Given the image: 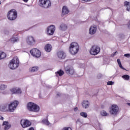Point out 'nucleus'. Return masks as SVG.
Segmentation results:
<instances>
[{"label":"nucleus","instance_id":"obj_1","mask_svg":"<svg viewBox=\"0 0 130 130\" xmlns=\"http://www.w3.org/2000/svg\"><path fill=\"white\" fill-rule=\"evenodd\" d=\"M18 105H19L18 101H14L9 105L7 104H2L0 105V111L2 112H14Z\"/></svg>","mask_w":130,"mask_h":130},{"label":"nucleus","instance_id":"obj_2","mask_svg":"<svg viewBox=\"0 0 130 130\" xmlns=\"http://www.w3.org/2000/svg\"><path fill=\"white\" fill-rule=\"evenodd\" d=\"M79 44L76 42L72 43L69 47V51L73 55L77 54L79 52Z\"/></svg>","mask_w":130,"mask_h":130},{"label":"nucleus","instance_id":"obj_3","mask_svg":"<svg viewBox=\"0 0 130 130\" xmlns=\"http://www.w3.org/2000/svg\"><path fill=\"white\" fill-rule=\"evenodd\" d=\"M27 108L29 111H32V112H38L40 110L39 106L32 102H29L27 104Z\"/></svg>","mask_w":130,"mask_h":130},{"label":"nucleus","instance_id":"obj_4","mask_svg":"<svg viewBox=\"0 0 130 130\" xmlns=\"http://www.w3.org/2000/svg\"><path fill=\"white\" fill-rule=\"evenodd\" d=\"M18 17V12L15 9H12L7 14V18L10 21H14Z\"/></svg>","mask_w":130,"mask_h":130},{"label":"nucleus","instance_id":"obj_5","mask_svg":"<svg viewBox=\"0 0 130 130\" xmlns=\"http://www.w3.org/2000/svg\"><path fill=\"white\" fill-rule=\"evenodd\" d=\"M16 61V62H15ZM20 64V61L19 60V58H16V60L15 59H12L9 64V67L11 70H15L17 69L19 67Z\"/></svg>","mask_w":130,"mask_h":130},{"label":"nucleus","instance_id":"obj_6","mask_svg":"<svg viewBox=\"0 0 130 130\" xmlns=\"http://www.w3.org/2000/svg\"><path fill=\"white\" fill-rule=\"evenodd\" d=\"M39 4L41 7L45 8V9H47L51 6L50 0H39Z\"/></svg>","mask_w":130,"mask_h":130},{"label":"nucleus","instance_id":"obj_7","mask_svg":"<svg viewBox=\"0 0 130 130\" xmlns=\"http://www.w3.org/2000/svg\"><path fill=\"white\" fill-rule=\"evenodd\" d=\"M89 52L91 55H97L100 52V47L98 46H92Z\"/></svg>","mask_w":130,"mask_h":130},{"label":"nucleus","instance_id":"obj_8","mask_svg":"<svg viewBox=\"0 0 130 130\" xmlns=\"http://www.w3.org/2000/svg\"><path fill=\"white\" fill-rule=\"evenodd\" d=\"M30 53L34 57L38 58L41 56V52L38 49H32L30 50Z\"/></svg>","mask_w":130,"mask_h":130},{"label":"nucleus","instance_id":"obj_9","mask_svg":"<svg viewBox=\"0 0 130 130\" xmlns=\"http://www.w3.org/2000/svg\"><path fill=\"white\" fill-rule=\"evenodd\" d=\"M20 124L21 126L23 127V128H25L26 127H29V126H30L32 123L28 120L22 119L20 121Z\"/></svg>","mask_w":130,"mask_h":130},{"label":"nucleus","instance_id":"obj_10","mask_svg":"<svg viewBox=\"0 0 130 130\" xmlns=\"http://www.w3.org/2000/svg\"><path fill=\"white\" fill-rule=\"evenodd\" d=\"M119 110V108L117 105H112L111 108L110 110V113L111 114H117V113H118Z\"/></svg>","mask_w":130,"mask_h":130},{"label":"nucleus","instance_id":"obj_11","mask_svg":"<svg viewBox=\"0 0 130 130\" xmlns=\"http://www.w3.org/2000/svg\"><path fill=\"white\" fill-rule=\"evenodd\" d=\"M65 72L66 74L68 75H74L75 74V70L74 68L71 66H68L64 68Z\"/></svg>","mask_w":130,"mask_h":130},{"label":"nucleus","instance_id":"obj_12","mask_svg":"<svg viewBox=\"0 0 130 130\" xmlns=\"http://www.w3.org/2000/svg\"><path fill=\"white\" fill-rule=\"evenodd\" d=\"M54 31H55V26L54 25H52L47 27V32L49 36L53 35Z\"/></svg>","mask_w":130,"mask_h":130},{"label":"nucleus","instance_id":"obj_13","mask_svg":"<svg viewBox=\"0 0 130 130\" xmlns=\"http://www.w3.org/2000/svg\"><path fill=\"white\" fill-rule=\"evenodd\" d=\"M26 43L28 45H34L35 44V39L32 36H28L26 39Z\"/></svg>","mask_w":130,"mask_h":130},{"label":"nucleus","instance_id":"obj_14","mask_svg":"<svg viewBox=\"0 0 130 130\" xmlns=\"http://www.w3.org/2000/svg\"><path fill=\"white\" fill-rule=\"evenodd\" d=\"M57 55L59 58H61V59H64L66 58V53L62 51H58L57 53Z\"/></svg>","mask_w":130,"mask_h":130},{"label":"nucleus","instance_id":"obj_15","mask_svg":"<svg viewBox=\"0 0 130 130\" xmlns=\"http://www.w3.org/2000/svg\"><path fill=\"white\" fill-rule=\"evenodd\" d=\"M2 125L4 126V130H9L10 129V128H11V126H12L11 124H10V123L8 121H4Z\"/></svg>","mask_w":130,"mask_h":130},{"label":"nucleus","instance_id":"obj_16","mask_svg":"<svg viewBox=\"0 0 130 130\" xmlns=\"http://www.w3.org/2000/svg\"><path fill=\"white\" fill-rule=\"evenodd\" d=\"M10 91L12 94H21L22 91L20 88H13L10 89Z\"/></svg>","mask_w":130,"mask_h":130},{"label":"nucleus","instance_id":"obj_17","mask_svg":"<svg viewBox=\"0 0 130 130\" xmlns=\"http://www.w3.org/2000/svg\"><path fill=\"white\" fill-rule=\"evenodd\" d=\"M96 31H97V26L94 25L90 27L89 29V34L93 35L96 33Z\"/></svg>","mask_w":130,"mask_h":130},{"label":"nucleus","instance_id":"obj_18","mask_svg":"<svg viewBox=\"0 0 130 130\" xmlns=\"http://www.w3.org/2000/svg\"><path fill=\"white\" fill-rule=\"evenodd\" d=\"M70 13V11L67 6H63L62 9V14L61 16L63 17V16L67 15Z\"/></svg>","mask_w":130,"mask_h":130},{"label":"nucleus","instance_id":"obj_19","mask_svg":"<svg viewBox=\"0 0 130 130\" xmlns=\"http://www.w3.org/2000/svg\"><path fill=\"white\" fill-rule=\"evenodd\" d=\"M45 50L46 52H50L52 50V46L50 44H47L45 46Z\"/></svg>","mask_w":130,"mask_h":130},{"label":"nucleus","instance_id":"obj_20","mask_svg":"<svg viewBox=\"0 0 130 130\" xmlns=\"http://www.w3.org/2000/svg\"><path fill=\"white\" fill-rule=\"evenodd\" d=\"M56 77H61L64 75V72L61 69L55 72Z\"/></svg>","mask_w":130,"mask_h":130},{"label":"nucleus","instance_id":"obj_21","mask_svg":"<svg viewBox=\"0 0 130 130\" xmlns=\"http://www.w3.org/2000/svg\"><path fill=\"white\" fill-rule=\"evenodd\" d=\"M82 105L83 108H88L89 107V105H90V103L88 101H84Z\"/></svg>","mask_w":130,"mask_h":130},{"label":"nucleus","instance_id":"obj_22","mask_svg":"<svg viewBox=\"0 0 130 130\" xmlns=\"http://www.w3.org/2000/svg\"><path fill=\"white\" fill-rule=\"evenodd\" d=\"M124 6L126 7V11L129 12L130 11V3L127 1H125L124 2Z\"/></svg>","mask_w":130,"mask_h":130},{"label":"nucleus","instance_id":"obj_23","mask_svg":"<svg viewBox=\"0 0 130 130\" xmlns=\"http://www.w3.org/2000/svg\"><path fill=\"white\" fill-rule=\"evenodd\" d=\"M60 29L61 31H66L68 29V26L64 23H62L60 26Z\"/></svg>","mask_w":130,"mask_h":130},{"label":"nucleus","instance_id":"obj_24","mask_svg":"<svg viewBox=\"0 0 130 130\" xmlns=\"http://www.w3.org/2000/svg\"><path fill=\"white\" fill-rule=\"evenodd\" d=\"M38 70H39V67H34L29 69L30 73H34L35 72H37Z\"/></svg>","mask_w":130,"mask_h":130},{"label":"nucleus","instance_id":"obj_25","mask_svg":"<svg viewBox=\"0 0 130 130\" xmlns=\"http://www.w3.org/2000/svg\"><path fill=\"white\" fill-rule=\"evenodd\" d=\"M10 41L12 43H15V42H18V41H19V38L13 37L10 39Z\"/></svg>","mask_w":130,"mask_h":130},{"label":"nucleus","instance_id":"obj_26","mask_svg":"<svg viewBox=\"0 0 130 130\" xmlns=\"http://www.w3.org/2000/svg\"><path fill=\"white\" fill-rule=\"evenodd\" d=\"M117 62H118V64L119 68H120V69H122V70H125V69H124V68H123V67H122V65L121 64V62L120 61V59H117Z\"/></svg>","mask_w":130,"mask_h":130},{"label":"nucleus","instance_id":"obj_27","mask_svg":"<svg viewBox=\"0 0 130 130\" xmlns=\"http://www.w3.org/2000/svg\"><path fill=\"white\" fill-rule=\"evenodd\" d=\"M122 78L125 81H128V80H129V75L126 74L122 76Z\"/></svg>","mask_w":130,"mask_h":130},{"label":"nucleus","instance_id":"obj_28","mask_svg":"<svg viewBox=\"0 0 130 130\" xmlns=\"http://www.w3.org/2000/svg\"><path fill=\"white\" fill-rule=\"evenodd\" d=\"M7 56V54L5 52H1V59H4Z\"/></svg>","mask_w":130,"mask_h":130},{"label":"nucleus","instance_id":"obj_29","mask_svg":"<svg viewBox=\"0 0 130 130\" xmlns=\"http://www.w3.org/2000/svg\"><path fill=\"white\" fill-rule=\"evenodd\" d=\"M7 88V85L2 84L0 85V90H5Z\"/></svg>","mask_w":130,"mask_h":130},{"label":"nucleus","instance_id":"obj_30","mask_svg":"<svg viewBox=\"0 0 130 130\" xmlns=\"http://www.w3.org/2000/svg\"><path fill=\"white\" fill-rule=\"evenodd\" d=\"M43 123L46 124L47 125H49V121H48V119H44L43 120Z\"/></svg>","mask_w":130,"mask_h":130},{"label":"nucleus","instance_id":"obj_31","mask_svg":"<svg viewBox=\"0 0 130 130\" xmlns=\"http://www.w3.org/2000/svg\"><path fill=\"white\" fill-rule=\"evenodd\" d=\"M113 84H114V82H113V81H108L107 82V85L108 86H111V85H113Z\"/></svg>","mask_w":130,"mask_h":130},{"label":"nucleus","instance_id":"obj_32","mask_svg":"<svg viewBox=\"0 0 130 130\" xmlns=\"http://www.w3.org/2000/svg\"><path fill=\"white\" fill-rule=\"evenodd\" d=\"M102 77H103V75L101 74H98V76H97L98 78H99V79H101V78H102Z\"/></svg>","mask_w":130,"mask_h":130},{"label":"nucleus","instance_id":"obj_33","mask_svg":"<svg viewBox=\"0 0 130 130\" xmlns=\"http://www.w3.org/2000/svg\"><path fill=\"white\" fill-rule=\"evenodd\" d=\"M62 130H72L71 127H64Z\"/></svg>","mask_w":130,"mask_h":130},{"label":"nucleus","instance_id":"obj_34","mask_svg":"<svg viewBox=\"0 0 130 130\" xmlns=\"http://www.w3.org/2000/svg\"><path fill=\"white\" fill-rule=\"evenodd\" d=\"M101 114H107L106 111L103 110L101 112Z\"/></svg>","mask_w":130,"mask_h":130},{"label":"nucleus","instance_id":"obj_35","mask_svg":"<svg viewBox=\"0 0 130 130\" xmlns=\"http://www.w3.org/2000/svg\"><path fill=\"white\" fill-rule=\"evenodd\" d=\"M80 115L82 116V117H84V118H86V117L87 116V114H81Z\"/></svg>","mask_w":130,"mask_h":130},{"label":"nucleus","instance_id":"obj_36","mask_svg":"<svg viewBox=\"0 0 130 130\" xmlns=\"http://www.w3.org/2000/svg\"><path fill=\"white\" fill-rule=\"evenodd\" d=\"M124 56L125 57H130V54H125L124 55Z\"/></svg>","mask_w":130,"mask_h":130},{"label":"nucleus","instance_id":"obj_37","mask_svg":"<svg viewBox=\"0 0 130 130\" xmlns=\"http://www.w3.org/2000/svg\"><path fill=\"white\" fill-rule=\"evenodd\" d=\"M117 53H118L117 51L115 52L113 54V57L115 56L117 54Z\"/></svg>","mask_w":130,"mask_h":130},{"label":"nucleus","instance_id":"obj_38","mask_svg":"<svg viewBox=\"0 0 130 130\" xmlns=\"http://www.w3.org/2000/svg\"><path fill=\"white\" fill-rule=\"evenodd\" d=\"M57 96L58 97H60V96H61V93H59V92H58V93H57Z\"/></svg>","mask_w":130,"mask_h":130},{"label":"nucleus","instance_id":"obj_39","mask_svg":"<svg viewBox=\"0 0 130 130\" xmlns=\"http://www.w3.org/2000/svg\"><path fill=\"white\" fill-rule=\"evenodd\" d=\"M128 29H130V20H129V21L128 22Z\"/></svg>","mask_w":130,"mask_h":130},{"label":"nucleus","instance_id":"obj_40","mask_svg":"<svg viewBox=\"0 0 130 130\" xmlns=\"http://www.w3.org/2000/svg\"><path fill=\"white\" fill-rule=\"evenodd\" d=\"M74 111H78V107H76L74 109Z\"/></svg>","mask_w":130,"mask_h":130},{"label":"nucleus","instance_id":"obj_41","mask_svg":"<svg viewBox=\"0 0 130 130\" xmlns=\"http://www.w3.org/2000/svg\"><path fill=\"white\" fill-rule=\"evenodd\" d=\"M28 130H34V127H31L28 129Z\"/></svg>","mask_w":130,"mask_h":130},{"label":"nucleus","instance_id":"obj_42","mask_svg":"<svg viewBox=\"0 0 130 130\" xmlns=\"http://www.w3.org/2000/svg\"><path fill=\"white\" fill-rule=\"evenodd\" d=\"M4 33H5V34H9V31L6 30V31H4Z\"/></svg>","mask_w":130,"mask_h":130},{"label":"nucleus","instance_id":"obj_43","mask_svg":"<svg viewBox=\"0 0 130 130\" xmlns=\"http://www.w3.org/2000/svg\"><path fill=\"white\" fill-rule=\"evenodd\" d=\"M0 119L4 120V117L0 116Z\"/></svg>","mask_w":130,"mask_h":130},{"label":"nucleus","instance_id":"obj_44","mask_svg":"<svg viewBox=\"0 0 130 130\" xmlns=\"http://www.w3.org/2000/svg\"><path fill=\"white\" fill-rule=\"evenodd\" d=\"M101 115H102V116H107V115H107V114H102Z\"/></svg>","mask_w":130,"mask_h":130},{"label":"nucleus","instance_id":"obj_45","mask_svg":"<svg viewBox=\"0 0 130 130\" xmlns=\"http://www.w3.org/2000/svg\"><path fill=\"white\" fill-rule=\"evenodd\" d=\"M23 2H24V3H28V1L29 0H22Z\"/></svg>","mask_w":130,"mask_h":130},{"label":"nucleus","instance_id":"obj_46","mask_svg":"<svg viewBox=\"0 0 130 130\" xmlns=\"http://www.w3.org/2000/svg\"><path fill=\"white\" fill-rule=\"evenodd\" d=\"M83 1V2H90V1L91 0H82Z\"/></svg>","mask_w":130,"mask_h":130},{"label":"nucleus","instance_id":"obj_47","mask_svg":"<svg viewBox=\"0 0 130 130\" xmlns=\"http://www.w3.org/2000/svg\"><path fill=\"white\" fill-rule=\"evenodd\" d=\"M76 122L77 123H78V122H80V119H77Z\"/></svg>","mask_w":130,"mask_h":130},{"label":"nucleus","instance_id":"obj_48","mask_svg":"<svg viewBox=\"0 0 130 130\" xmlns=\"http://www.w3.org/2000/svg\"><path fill=\"white\" fill-rule=\"evenodd\" d=\"M80 114H87V113H84V112H81V113H80Z\"/></svg>","mask_w":130,"mask_h":130},{"label":"nucleus","instance_id":"obj_49","mask_svg":"<svg viewBox=\"0 0 130 130\" xmlns=\"http://www.w3.org/2000/svg\"><path fill=\"white\" fill-rule=\"evenodd\" d=\"M127 105H128V106H130V103H126Z\"/></svg>","mask_w":130,"mask_h":130},{"label":"nucleus","instance_id":"obj_50","mask_svg":"<svg viewBox=\"0 0 130 130\" xmlns=\"http://www.w3.org/2000/svg\"><path fill=\"white\" fill-rule=\"evenodd\" d=\"M0 59H1V52L0 51Z\"/></svg>","mask_w":130,"mask_h":130},{"label":"nucleus","instance_id":"obj_51","mask_svg":"<svg viewBox=\"0 0 130 130\" xmlns=\"http://www.w3.org/2000/svg\"><path fill=\"white\" fill-rule=\"evenodd\" d=\"M0 5H2V2L0 1Z\"/></svg>","mask_w":130,"mask_h":130}]
</instances>
